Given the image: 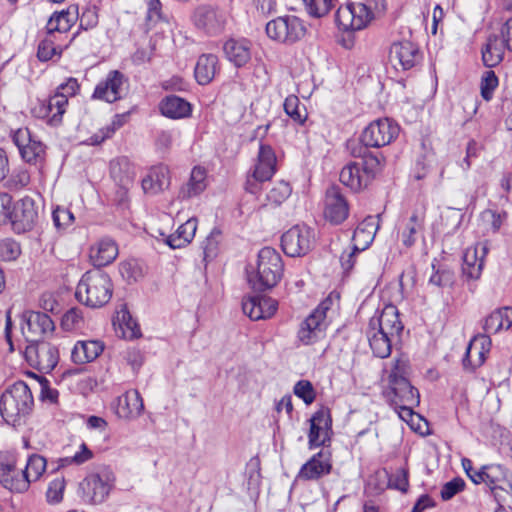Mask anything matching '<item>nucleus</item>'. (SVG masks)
<instances>
[{
  "mask_svg": "<svg viewBox=\"0 0 512 512\" xmlns=\"http://www.w3.org/2000/svg\"><path fill=\"white\" fill-rule=\"evenodd\" d=\"M54 34H46V37L42 39L38 45L37 57L40 61H48L56 54L57 47L54 45Z\"/></svg>",
  "mask_w": 512,
  "mask_h": 512,
  "instance_id": "nucleus-51",
  "label": "nucleus"
},
{
  "mask_svg": "<svg viewBox=\"0 0 512 512\" xmlns=\"http://www.w3.org/2000/svg\"><path fill=\"white\" fill-rule=\"evenodd\" d=\"M390 391L388 397L390 398L393 405L408 404L418 405L419 404V392L414 388L408 379H401L399 382H391Z\"/></svg>",
  "mask_w": 512,
  "mask_h": 512,
  "instance_id": "nucleus-31",
  "label": "nucleus"
},
{
  "mask_svg": "<svg viewBox=\"0 0 512 512\" xmlns=\"http://www.w3.org/2000/svg\"><path fill=\"white\" fill-rule=\"evenodd\" d=\"M40 387V400L43 402H49L55 404L58 402L59 392L57 389L52 387L51 382L45 377L39 379Z\"/></svg>",
  "mask_w": 512,
  "mask_h": 512,
  "instance_id": "nucleus-59",
  "label": "nucleus"
},
{
  "mask_svg": "<svg viewBox=\"0 0 512 512\" xmlns=\"http://www.w3.org/2000/svg\"><path fill=\"white\" fill-rule=\"evenodd\" d=\"M13 142L18 147L22 159L29 164H42L45 160L44 144L34 138L28 128H20L13 134Z\"/></svg>",
  "mask_w": 512,
  "mask_h": 512,
  "instance_id": "nucleus-12",
  "label": "nucleus"
},
{
  "mask_svg": "<svg viewBox=\"0 0 512 512\" xmlns=\"http://www.w3.org/2000/svg\"><path fill=\"white\" fill-rule=\"evenodd\" d=\"M82 319V311L78 308H71L64 314L62 318V326L66 330H72L79 326Z\"/></svg>",
  "mask_w": 512,
  "mask_h": 512,
  "instance_id": "nucleus-64",
  "label": "nucleus"
},
{
  "mask_svg": "<svg viewBox=\"0 0 512 512\" xmlns=\"http://www.w3.org/2000/svg\"><path fill=\"white\" fill-rule=\"evenodd\" d=\"M372 3L378 11L386 9L385 0H367L366 3L351 2L340 6L335 17L338 27L344 31H359L366 28L374 18Z\"/></svg>",
  "mask_w": 512,
  "mask_h": 512,
  "instance_id": "nucleus-6",
  "label": "nucleus"
},
{
  "mask_svg": "<svg viewBox=\"0 0 512 512\" xmlns=\"http://www.w3.org/2000/svg\"><path fill=\"white\" fill-rule=\"evenodd\" d=\"M19 326L25 345L45 340L55 329L54 321L48 314L31 310L20 315Z\"/></svg>",
  "mask_w": 512,
  "mask_h": 512,
  "instance_id": "nucleus-7",
  "label": "nucleus"
},
{
  "mask_svg": "<svg viewBox=\"0 0 512 512\" xmlns=\"http://www.w3.org/2000/svg\"><path fill=\"white\" fill-rule=\"evenodd\" d=\"M399 125L389 119L382 118L371 122L361 134V142L365 147L380 148L390 144L399 134Z\"/></svg>",
  "mask_w": 512,
  "mask_h": 512,
  "instance_id": "nucleus-11",
  "label": "nucleus"
},
{
  "mask_svg": "<svg viewBox=\"0 0 512 512\" xmlns=\"http://www.w3.org/2000/svg\"><path fill=\"white\" fill-rule=\"evenodd\" d=\"M369 325L393 337L399 336L403 330V324L399 319L398 310L394 305L386 306L380 315L372 317L369 321Z\"/></svg>",
  "mask_w": 512,
  "mask_h": 512,
  "instance_id": "nucleus-25",
  "label": "nucleus"
},
{
  "mask_svg": "<svg viewBox=\"0 0 512 512\" xmlns=\"http://www.w3.org/2000/svg\"><path fill=\"white\" fill-rule=\"evenodd\" d=\"M421 60L419 47L409 40L394 42L390 47L389 61L396 70H410Z\"/></svg>",
  "mask_w": 512,
  "mask_h": 512,
  "instance_id": "nucleus-13",
  "label": "nucleus"
},
{
  "mask_svg": "<svg viewBox=\"0 0 512 512\" xmlns=\"http://www.w3.org/2000/svg\"><path fill=\"white\" fill-rule=\"evenodd\" d=\"M340 182L353 191H359L369 184V176L364 173L360 162H349L346 164L339 175Z\"/></svg>",
  "mask_w": 512,
  "mask_h": 512,
  "instance_id": "nucleus-33",
  "label": "nucleus"
},
{
  "mask_svg": "<svg viewBox=\"0 0 512 512\" xmlns=\"http://www.w3.org/2000/svg\"><path fill=\"white\" fill-rule=\"evenodd\" d=\"M243 312L253 321L270 318L277 310V301L266 296L254 295L243 299Z\"/></svg>",
  "mask_w": 512,
  "mask_h": 512,
  "instance_id": "nucleus-22",
  "label": "nucleus"
},
{
  "mask_svg": "<svg viewBox=\"0 0 512 512\" xmlns=\"http://www.w3.org/2000/svg\"><path fill=\"white\" fill-rule=\"evenodd\" d=\"M117 255L118 246L109 237H104L91 246L89 254L92 264L98 269L112 263Z\"/></svg>",
  "mask_w": 512,
  "mask_h": 512,
  "instance_id": "nucleus-28",
  "label": "nucleus"
},
{
  "mask_svg": "<svg viewBox=\"0 0 512 512\" xmlns=\"http://www.w3.org/2000/svg\"><path fill=\"white\" fill-rule=\"evenodd\" d=\"M170 184L169 169L164 165L152 167L148 175L142 180L145 193L157 194L168 188Z\"/></svg>",
  "mask_w": 512,
  "mask_h": 512,
  "instance_id": "nucleus-34",
  "label": "nucleus"
},
{
  "mask_svg": "<svg viewBox=\"0 0 512 512\" xmlns=\"http://www.w3.org/2000/svg\"><path fill=\"white\" fill-rule=\"evenodd\" d=\"M125 77L117 71H110L106 78L100 81L93 93V98L113 103L125 94Z\"/></svg>",
  "mask_w": 512,
  "mask_h": 512,
  "instance_id": "nucleus-16",
  "label": "nucleus"
},
{
  "mask_svg": "<svg viewBox=\"0 0 512 512\" xmlns=\"http://www.w3.org/2000/svg\"><path fill=\"white\" fill-rule=\"evenodd\" d=\"M22 469H17L14 461L0 462V483L11 492L23 493L29 488V480Z\"/></svg>",
  "mask_w": 512,
  "mask_h": 512,
  "instance_id": "nucleus-24",
  "label": "nucleus"
},
{
  "mask_svg": "<svg viewBox=\"0 0 512 512\" xmlns=\"http://www.w3.org/2000/svg\"><path fill=\"white\" fill-rule=\"evenodd\" d=\"M466 484L465 481L460 477H455L452 480L446 482L441 488V498L444 501L452 499L455 495L464 490Z\"/></svg>",
  "mask_w": 512,
  "mask_h": 512,
  "instance_id": "nucleus-55",
  "label": "nucleus"
},
{
  "mask_svg": "<svg viewBox=\"0 0 512 512\" xmlns=\"http://www.w3.org/2000/svg\"><path fill=\"white\" fill-rule=\"evenodd\" d=\"M111 487L108 477L99 474L88 475L80 484L83 499L93 504L102 503L109 495Z\"/></svg>",
  "mask_w": 512,
  "mask_h": 512,
  "instance_id": "nucleus-20",
  "label": "nucleus"
},
{
  "mask_svg": "<svg viewBox=\"0 0 512 512\" xmlns=\"http://www.w3.org/2000/svg\"><path fill=\"white\" fill-rule=\"evenodd\" d=\"M454 275L450 270L442 269L434 272L429 279V283L437 287L450 286L453 283Z\"/></svg>",
  "mask_w": 512,
  "mask_h": 512,
  "instance_id": "nucleus-63",
  "label": "nucleus"
},
{
  "mask_svg": "<svg viewBox=\"0 0 512 512\" xmlns=\"http://www.w3.org/2000/svg\"><path fill=\"white\" fill-rule=\"evenodd\" d=\"M291 187L289 183L285 181H279L274 184V186L267 193V200L274 204L280 205L282 204L291 194Z\"/></svg>",
  "mask_w": 512,
  "mask_h": 512,
  "instance_id": "nucleus-48",
  "label": "nucleus"
},
{
  "mask_svg": "<svg viewBox=\"0 0 512 512\" xmlns=\"http://www.w3.org/2000/svg\"><path fill=\"white\" fill-rule=\"evenodd\" d=\"M409 367L408 359L403 357L395 359L389 375V384L394 381L399 382L401 379H407Z\"/></svg>",
  "mask_w": 512,
  "mask_h": 512,
  "instance_id": "nucleus-58",
  "label": "nucleus"
},
{
  "mask_svg": "<svg viewBox=\"0 0 512 512\" xmlns=\"http://www.w3.org/2000/svg\"><path fill=\"white\" fill-rule=\"evenodd\" d=\"M52 218H53L54 225L58 229L67 228L74 221L73 213L69 209L62 208V207H57L53 211Z\"/></svg>",
  "mask_w": 512,
  "mask_h": 512,
  "instance_id": "nucleus-61",
  "label": "nucleus"
},
{
  "mask_svg": "<svg viewBox=\"0 0 512 512\" xmlns=\"http://www.w3.org/2000/svg\"><path fill=\"white\" fill-rule=\"evenodd\" d=\"M65 489L64 477H56L49 485L46 492L47 501L49 503H59L63 498V492Z\"/></svg>",
  "mask_w": 512,
  "mask_h": 512,
  "instance_id": "nucleus-56",
  "label": "nucleus"
},
{
  "mask_svg": "<svg viewBox=\"0 0 512 512\" xmlns=\"http://www.w3.org/2000/svg\"><path fill=\"white\" fill-rule=\"evenodd\" d=\"M482 60L487 67H495L503 60V50L498 46L496 38H489L482 49Z\"/></svg>",
  "mask_w": 512,
  "mask_h": 512,
  "instance_id": "nucleus-45",
  "label": "nucleus"
},
{
  "mask_svg": "<svg viewBox=\"0 0 512 512\" xmlns=\"http://www.w3.org/2000/svg\"><path fill=\"white\" fill-rule=\"evenodd\" d=\"M286 114L296 123L303 124L307 118V110L295 95H289L284 101Z\"/></svg>",
  "mask_w": 512,
  "mask_h": 512,
  "instance_id": "nucleus-43",
  "label": "nucleus"
},
{
  "mask_svg": "<svg viewBox=\"0 0 512 512\" xmlns=\"http://www.w3.org/2000/svg\"><path fill=\"white\" fill-rule=\"evenodd\" d=\"M79 17L78 5H70L66 10L54 12L46 26L48 34L65 33L70 30Z\"/></svg>",
  "mask_w": 512,
  "mask_h": 512,
  "instance_id": "nucleus-32",
  "label": "nucleus"
},
{
  "mask_svg": "<svg viewBox=\"0 0 512 512\" xmlns=\"http://www.w3.org/2000/svg\"><path fill=\"white\" fill-rule=\"evenodd\" d=\"M294 394L306 404H311L316 397L313 385L308 380H300L294 386Z\"/></svg>",
  "mask_w": 512,
  "mask_h": 512,
  "instance_id": "nucleus-57",
  "label": "nucleus"
},
{
  "mask_svg": "<svg viewBox=\"0 0 512 512\" xmlns=\"http://www.w3.org/2000/svg\"><path fill=\"white\" fill-rule=\"evenodd\" d=\"M423 226V219L414 212L405 222L401 232V239L406 247L414 245L417 239L418 233L421 231Z\"/></svg>",
  "mask_w": 512,
  "mask_h": 512,
  "instance_id": "nucleus-42",
  "label": "nucleus"
},
{
  "mask_svg": "<svg viewBox=\"0 0 512 512\" xmlns=\"http://www.w3.org/2000/svg\"><path fill=\"white\" fill-rule=\"evenodd\" d=\"M21 254L20 244L11 238L0 240V260L14 261Z\"/></svg>",
  "mask_w": 512,
  "mask_h": 512,
  "instance_id": "nucleus-50",
  "label": "nucleus"
},
{
  "mask_svg": "<svg viewBox=\"0 0 512 512\" xmlns=\"http://www.w3.org/2000/svg\"><path fill=\"white\" fill-rule=\"evenodd\" d=\"M12 329L13 322L10 311H8L6 313L5 339L10 352L16 349L20 351L24 349V356L28 364L43 373H49L56 367L59 361V352L56 346L45 340L26 344L25 346H23L24 343L20 339H17L15 343Z\"/></svg>",
  "mask_w": 512,
  "mask_h": 512,
  "instance_id": "nucleus-2",
  "label": "nucleus"
},
{
  "mask_svg": "<svg viewBox=\"0 0 512 512\" xmlns=\"http://www.w3.org/2000/svg\"><path fill=\"white\" fill-rule=\"evenodd\" d=\"M389 485L397 490L406 492L409 486L408 470L405 468L397 469L390 475Z\"/></svg>",
  "mask_w": 512,
  "mask_h": 512,
  "instance_id": "nucleus-62",
  "label": "nucleus"
},
{
  "mask_svg": "<svg viewBox=\"0 0 512 512\" xmlns=\"http://www.w3.org/2000/svg\"><path fill=\"white\" fill-rule=\"evenodd\" d=\"M349 206L338 186L327 189L324 202V217L331 224L338 225L347 219Z\"/></svg>",
  "mask_w": 512,
  "mask_h": 512,
  "instance_id": "nucleus-15",
  "label": "nucleus"
},
{
  "mask_svg": "<svg viewBox=\"0 0 512 512\" xmlns=\"http://www.w3.org/2000/svg\"><path fill=\"white\" fill-rule=\"evenodd\" d=\"M218 58L214 54H203L195 66V78L200 85L210 83L218 71Z\"/></svg>",
  "mask_w": 512,
  "mask_h": 512,
  "instance_id": "nucleus-40",
  "label": "nucleus"
},
{
  "mask_svg": "<svg viewBox=\"0 0 512 512\" xmlns=\"http://www.w3.org/2000/svg\"><path fill=\"white\" fill-rule=\"evenodd\" d=\"M383 156L381 154H364L362 161L360 162L364 173L369 176V181L374 177L375 173L380 169L382 164Z\"/></svg>",
  "mask_w": 512,
  "mask_h": 512,
  "instance_id": "nucleus-54",
  "label": "nucleus"
},
{
  "mask_svg": "<svg viewBox=\"0 0 512 512\" xmlns=\"http://www.w3.org/2000/svg\"><path fill=\"white\" fill-rule=\"evenodd\" d=\"M315 245V233L307 225H294L281 237L283 252L289 257H301L308 254Z\"/></svg>",
  "mask_w": 512,
  "mask_h": 512,
  "instance_id": "nucleus-8",
  "label": "nucleus"
},
{
  "mask_svg": "<svg viewBox=\"0 0 512 512\" xmlns=\"http://www.w3.org/2000/svg\"><path fill=\"white\" fill-rule=\"evenodd\" d=\"M103 350L104 344L99 340H80L71 351V359L75 364H86L98 358Z\"/></svg>",
  "mask_w": 512,
  "mask_h": 512,
  "instance_id": "nucleus-30",
  "label": "nucleus"
},
{
  "mask_svg": "<svg viewBox=\"0 0 512 512\" xmlns=\"http://www.w3.org/2000/svg\"><path fill=\"white\" fill-rule=\"evenodd\" d=\"M33 405L30 388L25 382L17 381L0 396V418L7 424L15 425L32 411Z\"/></svg>",
  "mask_w": 512,
  "mask_h": 512,
  "instance_id": "nucleus-5",
  "label": "nucleus"
},
{
  "mask_svg": "<svg viewBox=\"0 0 512 512\" xmlns=\"http://www.w3.org/2000/svg\"><path fill=\"white\" fill-rule=\"evenodd\" d=\"M366 334L370 348L376 357L386 358L390 355L393 336L370 325H368Z\"/></svg>",
  "mask_w": 512,
  "mask_h": 512,
  "instance_id": "nucleus-37",
  "label": "nucleus"
},
{
  "mask_svg": "<svg viewBox=\"0 0 512 512\" xmlns=\"http://www.w3.org/2000/svg\"><path fill=\"white\" fill-rule=\"evenodd\" d=\"M332 470L331 452L322 449L313 455L300 469L298 478L302 480H318Z\"/></svg>",
  "mask_w": 512,
  "mask_h": 512,
  "instance_id": "nucleus-19",
  "label": "nucleus"
},
{
  "mask_svg": "<svg viewBox=\"0 0 512 512\" xmlns=\"http://www.w3.org/2000/svg\"><path fill=\"white\" fill-rule=\"evenodd\" d=\"M332 428V419L329 408L321 407L310 419L308 434L309 447H319L329 441V432Z\"/></svg>",
  "mask_w": 512,
  "mask_h": 512,
  "instance_id": "nucleus-18",
  "label": "nucleus"
},
{
  "mask_svg": "<svg viewBox=\"0 0 512 512\" xmlns=\"http://www.w3.org/2000/svg\"><path fill=\"white\" fill-rule=\"evenodd\" d=\"M326 324L308 316L297 332V338L303 345H312L325 336Z\"/></svg>",
  "mask_w": 512,
  "mask_h": 512,
  "instance_id": "nucleus-36",
  "label": "nucleus"
},
{
  "mask_svg": "<svg viewBox=\"0 0 512 512\" xmlns=\"http://www.w3.org/2000/svg\"><path fill=\"white\" fill-rule=\"evenodd\" d=\"M512 325V308L503 307L493 311L484 321L483 329L486 335L475 337L469 344L463 365L465 369L470 371L481 366L486 354L490 350L491 340L489 334H495L502 329H509Z\"/></svg>",
  "mask_w": 512,
  "mask_h": 512,
  "instance_id": "nucleus-1",
  "label": "nucleus"
},
{
  "mask_svg": "<svg viewBox=\"0 0 512 512\" xmlns=\"http://www.w3.org/2000/svg\"><path fill=\"white\" fill-rule=\"evenodd\" d=\"M144 411L143 398L136 389L126 391L116 399V414L125 420H134Z\"/></svg>",
  "mask_w": 512,
  "mask_h": 512,
  "instance_id": "nucleus-23",
  "label": "nucleus"
},
{
  "mask_svg": "<svg viewBox=\"0 0 512 512\" xmlns=\"http://www.w3.org/2000/svg\"><path fill=\"white\" fill-rule=\"evenodd\" d=\"M119 272L128 283L137 282L144 275L142 265L134 259L122 262L119 266Z\"/></svg>",
  "mask_w": 512,
  "mask_h": 512,
  "instance_id": "nucleus-46",
  "label": "nucleus"
},
{
  "mask_svg": "<svg viewBox=\"0 0 512 512\" xmlns=\"http://www.w3.org/2000/svg\"><path fill=\"white\" fill-rule=\"evenodd\" d=\"M37 218L38 212L33 200L25 198L16 205L13 204L11 220L8 223L16 233H24L34 227Z\"/></svg>",
  "mask_w": 512,
  "mask_h": 512,
  "instance_id": "nucleus-17",
  "label": "nucleus"
},
{
  "mask_svg": "<svg viewBox=\"0 0 512 512\" xmlns=\"http://www.w3.org/2000/svg\"><path fill=\"white\" fill-rule=\"evenodd\" d=\"M113 292V285L108 274L100 269L85 272L76 288L77 300L90 308L106 305Z\"/></svg>",
  "mask_w": 512,
  "mask_h": 512,
  "instance_id": "nucleus-4",
  "label": "nucleus"
},
{
  "mask_svg": "<svg viewBox=\"0 0 512 512\" xmlns=\"http://www.w3.org/2000/svg\"><path fill=\"white\" fill-rule=\"evenodd\" d=\"M67 99L61 95H53L48 100L39 102L33 108V114L52 126H57L62 122V116L66 111Z\"/></svg>",
  "mask_w": 512,
  "mask_h": 512,
  "instance_id": "nucleus-21",
  "label": "nucleus"
},
{
  "mask_svg": "<svg viewBox=\"0 0 512 512\" xmlns=\"http://www.w3.org/2000/svg\"><path fill=\"white\" fill-rule=\"evenodd\" d=\"M493 495L500 506L512 509V479H508L507 485H500Z\"/></svg>",
  "mask_w": 512,
  "mask_h": 512,
  "instance_id": "nucleus-60",
  "label": "nucleus"
},
{
  "mask_svg": "<svg viewBox=\"0 0 512 512\" xmlns=\"http://www.w3.org/2000/svg\"><path fill=\"white\" fill-rule=\"evenodd\" d=\"M160 110L168 118L180 119L190 115L191 105L185 99L171 95L160 102Z\"/></svg>",
  "mask_w": 512,
  "mask_h": 512,
  "instance_id": "nucleus-38",
  "label": "nucleus"
},
{
  "mask_svg": "<svg viewBox=\"0 0 512 512\" xmlns=\"http://www.w3.org/2000/svg\"><path fill=\"white\" fill-rule=\"evenodd\" d=\"M193 23L197 29L208 35L221 33L226 24V16L223 11L211 5H201L193 13Z\"/></svg>",
  "mask_w": 512,
  "mask_h": 512,
  "instance_id": "nucleus-14",
  "label": "nucleus"
},
{
  "mask_svg": "<svg viewBox=\"0 0 512 512\" xmlns=\"http://www.w3.org/2000/svg\"><path fill=\"white\" fill-rule=\"evenodd\" d=\"M80 20L79 27L82 30H89L98 25V8L96 5H89L78 17Z\"/></svg>",
  "mask_w": 512,
  "mask_h": 512,
  "instance_id": "nucleus-52",
  "label": "nucleus"
},
{
  "mask_svg": "<svg viewBox=\"0 0 512 512\" xmlns=\"http://www.w3.org/2000/svg\"><path fill=\"white\" fill-rule=\"evenodd\" d=\"M378 223L373 216L366 217L355 229L352 241L355 250L367 249L374 240Z\"/></svg>",
  "mask_w": 512,
  "mask_h": 512,
  "instance_id": "nucleus-35",
  "label": "nucleus"
},
{
  "mask_svg": "<svg viewBox=\"0 0 512 512\" xmlns=\"http://www.w3.org/2000/svg\"><path fill=\"white\" fill-rule=\"evenodd\" d=\"M337 0H304L309 15L320 18L336 5Z\"/></svg>",
  "mask_w": 512,
  "mask_h": 512,
  "instance_id": "nucleus-47",
  "label": "nucleus"
},
{
  "mask_svg": "<svg viewBox=\"0 0 512 512\" xmlns=\"http://www.w3.org/2000/svg\"><path fill=\"white\" fill-rule=\"evenodd\" d=\"M206 172L201 167H194L191 171L189 181L179 190L178 197L189 199L202 193L206 188Z\"/></svg>",
  "mask_w": 512,
  "mask_h": 512,
  "instance_id": "nucleus-41",
  "label": "nucleus"
},
{
  "mask_svg": "<svg viewBox=\"0 0 512 512\" xmlns=\"http://www.w3.org/2000/svg\"><path fill=\"white\" fill-rule=\"evenodd\" d=\"M276 161V155L272 147L261 143L252 176L248 177L246 182L245 188L249 193L256 194L259 190V184L272 178L276 171Z\"/></svg>",
  "mask_w": 512,
  "mask_h": 512,
  "instance_id": "nucleus-10",
  "label": "nucleus"
},
{
  "mask_svg": "<svg viewBox=\"0 0 512 512\" xmlns=\"http://www.w3.org/2000/svg\"><path fill=\"white\" fill-rule=\"evenodd\" d=\"M486 253L487 246L484 243H478L474 248H468L463 258V275L468 279H478L482 273Z\"/></svg>",
  "mask_w": 512,
  "mask_h": 512,
  "instance_id": "nucleus-26",
  "label": "nucleus"
},
{
  "mask_svg": "<svg viewBox=\"0 0 512 512\" xmlns=\"http://www.w3.org/2000/svg\"><path fill=\"white\" fill-rule=\"evenodd\" d=\"M197 230V219L190 218L180 225L175 233L168 235L165 239L166 244L172 249L185 247L195 236Z\"/></svg>",
  "mask_w": 512,
  "mask_h": 512,
  "instance_id": "nucleus-39",
  "label": "nucleus"
},
{
  "mask_svg": "<svg viewBox=\"0 0 512 512\" xmlns=\"http://www.w3.org/2000/svg\"><path fill=\"white\" fill-rule=\"evenodd\" d=\"M46 466L47 462L44 457L38 454H33L28 458L26 467L22 473L24 476H27L30 484L41 477L46 470Z\"/></svg>",
  "mask_w": 512,
  "mask_h": 512,
  "instance_id": "nucleus-44",
  "label": "nucleus"
},
{
  "mask_svg": "<svg viewBox=\"0 0 512 512\" xmlns=\"http://www.w3.org/2000/svg\"><path fill=\"white\" fill-rule=\"evenodd\" d=\"M472 482L476 485L485 484L493 493L500 485H507L505 469L500 465H484L478 473L473 474Z\"/></svg>",
  "mask_w": 512,
  "mask_h": 512,
  "instance_id": "nucleus-27",
  "label": "nucleus"
},
{
  "mask_svg": "<svg viewBox=\"0 0 512 512\" xmlns=\"http://www.w3.org/2000/svg\"><path fill=\"white\" fill-rule=\"evenodd\" d=\"M252 42L246 38L229 39L223 50L227 59L236 67L245 66L251 60Z\"/></svg>",
  "mask_w": 512,
  "mask_h": 512,
  "instance_id": "nucleus-29",
  "label": "nucleus"
},
{
  "mask_svg": "<svg viewBox=\"0 0 512 512\" xmlns=\"http://www.w3.org/2000/svg\"><path fill=\"white\" fill-rule=\"evenodd\" d=\"M305 32L302 20L294 15L277 17L266 24L267 36L280 43H295Z\"/></svg>",
  "mask_w": 512,
  "mask_h": 512,
  "instance_id": "nucleus-9",
  "label": "nucleus"
},
{
  "mask_svg": "<svg viewBox=\"0 0 512 512\" xmlns=\"http://www.w3.org/2000/svg\"><path fill=\"white\" fill-rule=\"evenodd\" d=\"M246 271L248 282L254 290L271 289L282 276L281 256L275 249L264 247L258 253L256 266L250 265Z\"/></svg>",
  "mask_w": 512,
  "mask_h": 512,
  "instance_id": "nucleus-3",
  "label": "nucleus"
},
{
  "mask_svg": "<svg viewBox=\"0 0 512 512\" xmlns=\"http://www.w3.org/2000/svg\"><path fill=\"white\" fill-rule=\"evenodd\" d=\"M93 457V452L87 447L85 443H82L73 456L60 458L58 460V467H66L69 465H81Z\"/></svg>",
  "mask_w": 512,
  "mask_h": 512,
  "instance_id": "nucleus-49",
  "label": "nucleus"
},
{
  "mask_svg": "<svg viewBox=\"0 0 512 512\" xmlns=\"http://www.w3.org/2000/svg\"><path fill=\"white\" fill-rule=\"evenodd\" d=\"M498 86V77L495 72L492 70L486 71L481 79V95L483 99L489 101L492 96L494 90Z\"/></svg>",
  "mask_w": 512,
  "mask_h": 512,
  "instance_id": "nucleus-53",
  "label": "nucleus"
}]
</instances>
